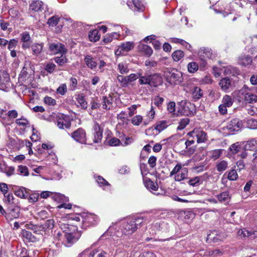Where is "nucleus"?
<instances>
[{
    "instance_id": "obj_10",
    "label": "nucleus",
    "mask_w": 257,
    "mask_h": 257,
    "mask_svg": "<svg viewBox=\"0 0 257 257\" xmlns=\"http://www.w3.org/2000/svg\"><path fill=\"white\" fill-rule=\"evenodd\" d=\"M11 86L10 78L8 73L0 74V89L8 91Z\"/></svg>"
},
{
    "instance_id": "obj_15",
    "label": "nucleus",
    "mask_w": 257,
    "mask_h": 257,
    "mask_svg": "<svg viewBox=\"0 0 257 257\" xmlns=\"http://www.w3.org/2000/svg\"><path fill=\"white\" fill-rule=\"evenodd\" d=\"M150 86L156 87L161 85L163 82L162 76L159 73L150 74Z\"/></svg>"
},
{
    "instance_id": "obj_34",
    "label": "nucleus",
    "mask_w": 257,
    "mask_h": 257,
    "mask_svg": "<svg viewBox=\"0 0 257 257\" xmlns=\"http://www.w3.org/2000/svg\"><path fill=\"white\" fill-rule=\"evenodd\" d=\"M76 99L82 108H87V102L85 100V96L82 94H78Z\"/></svg>"
},
{
    "instance_id": "obj_64",
    "label": "nucleus",
    "mask_w": 257,
    "mask_h": 257,
    "mask_svg": "<svg viewBox=\"0 0 257 257\" xmlns=\"http://www.w3.org/2000/svg\"><path fill=\"white\" fill-rule=\"evenodd\" d=\"M164 99L159 96H156L154 99V103L155 105L160 107L164 101Z\"/></svg>"
},
{
    "instance_id": "obj_58",
    "label": "nucleus",
    "mask_w": 257,
    "mask_h": 257,
    "mask_svg": "<svg viewBox=\"0 0 257 257\" xmlns=\"http://www.w3.org/2000/svg\"><path fill=\"white\" fill-rule=\"evenodd\" d=\"M18 40L16 39H12L8 43V49L10 50H14L16 47L17 45L18 44Z\"/></svg>"
},
{
    "instance_id": "obj_13",
    "label": "nucleus",
    "mask_w": 257,
    "mask_h": 257,
    "mask_svg": "<svg viewBox=\"0 0 257 257\" xmlns=\"http://www.w3.org/2000/svg\"><path fill=\"white\" fill-rule=\"evenodd\" d=\"M20 36L22 48L24 49L29 48L32 43L29 33L27 32H24Z\"/></svg>"
},
{
    "instance_id": "obj_51",
    "label": "nucleus",
    "mask_w": 257,
    "mask_h": 257,
    "mask_svg": "<svg viewBox=\"0 0 257 257\" xmlns=\"http://www.w3.org/2000/svg\"><path fill=\"white\" fill-rule=\"evenodd\" d=\"M183 166L184 165H182L180 163H178L170 172V176L171 177L173 175L175 176L178 174L181 170L184 167Z\"/></svg>"
},
{
    "instance_id": "obj_17",
    "label": "nucleus",
    "mask_w": 257,
    "mask_h": 257,
    "mask_svg": "<svg viewBox=\"0 0 257 257\" xmlns=\"http://www.w3.org/2000/svg\"><path fill=\"white\" fill-rule=\"evenodd\" d=\"M43 3L41 1H35L33 2L30 5L29 8L30 13L31 15L33 14L35 12L42 11L43 9Z\"/></svg>"
},
{
    "instance_id": "obj_41",
    "label": "nucleus",
    "mask_w": 257,
    "mask_h": 257,
    "mask_svg": "<svg viewBox=\"0 0 257 257\" xmlns=\"http://www.w3.org/2000/svg\"><path fill=\"white\" fill-rule=\"evenodd\" d=\"M89 38L91 41L96 42L99 40L100 36L98 35V31L97 30H94L89 32Z\"/></svg>"
},
{
    "instance_id": "obj_18",
    "label": "nucleus",
    "mask_w": 257,
    "mask_h": 257,
    "mask_svg": "<svg viewBox=\"0 0 257 257\" xmlns=\"http://www.w3.org/2000/svg\"><path fill=\"white\" fill-rule=\"evenodd\" d=\"M32 73L33 72L31 68L25 65L19 75V79L23 81L26 80L29 78V76L32 75Z\"/></svg>"
},
{
    "instance_id": "obj_44",
    "label": "nucleus",
    "mask_w": 257,
    "mask_h": 257,
    "mask_svg": "<svg viewBox=\"0 0 257 257\" xmlns=\"http://www.w3.org/2000/svg\"><path fill=\"white\" fill-rule=\"evenodd\" d=\"M65 237L67 240V242L69 244L67 246H70L72 244L75 242L77 239L74 237L73 235L71 233H65Z\"/></svg>"
},
{
    "instance_id": "obj_35",
    "label": "nucleus",
    "mask_w": 257,
    "mask_h": 257,
    "mask_svg": "<svg viewBox=\"0 0 257 257\" xmlns=\"http://www.w3.org/2000/svg\"><path fill=\"white\" fill-rule=\"evenodd\" d=\"M237 235L241 239H245L246 238L249 237V230L243 228L239 229L237 232Z\"/></svg>"
},
{
    "instance_id": "obj_5",
    "label": "nucleus",
    "mask_w": 257,
    "mask_h": 257,
    "mask_svg": "<svg viewBox=\"0 0 257 257\" xmlns=\"http://www.w3.org/2000/svg\"><path fill=\"white\" fill-rule=\"evenodd\" d=\"M242 126V122L238 118H233L230 120L226 126L228 133L233 134L235 132H238Z\"/></svg>"
},
{
    "instance_id": "obj_19",
    "label": "nucleus",
    "mask_w": 257,
    "mask_h": 257,
    "mask_svg": "<svg viewBox=\"0 0 257 257\" xmlns=\"http://www.w3.org/2000/svg\"><path fill=\"white\" fill-rule=\"evenodd\" d=\"M252 59L251 56L249 55H241L239 57L238 63L239 65L243 66H247L250 65L252 63Z\"/></svg>"
},
{
    "instance_id": "obj_16",
    "label": "nucleus",
    "mask_w": 257,
    "mask_h": 257,
    "mask_svg": "<svg viewBox=\"0 0 257 257\" xmlns=\"http://www.w3.org/2000/svg\"><path fill=\"white\" fill-rule=\"evenodd\" d=\"M168 224L164 221H159L154 223L151 229L154 231L153 233L156 234L157 231L167 230Z\"/></svg>"
},
{
    "instance_id": "obj_40",
    "label": "nucleus",
    "mask_w": 257,
    "mask_h": 257,
    "mask_svg": "<svg viewBox=\"0 0 257 257\" xmlns=\"http://www.w3.org/2000/svg\"><path fill=\"white\" fill-rule=\"evenodd\" d=\"M129 7H132L134 6V8L133 9L134 11H140L143 10V5L142 2L139 0H133L132 4L130 5L127 4Z\"/></svg>"
},
{
    "instance_id": "obj_61",
    "label": "nucleus",
    "mask_w": 257,
    "mask_h": 257,
    "mask_svg": "<svg viewBox=\"0 0 257 257\" xmlns=\"http://www.w3.org/2000/svg\"><path fill=\"white\" fill-rule=\"evenodd\" d=\"M43 225L45 230L48 228L52 229L54 227V220L52 219H48L46 220Z\"/></svg>"
},
{
    "instance_id": "obj_21",
    "label": "nucleus",
    "mask_w": 257,
    "mask_h": 257,
    "mask_svg": "<svg viewBox=\"0 0 257 257\" xmlns=\"http://www.w3.org/2000/svg\"><path fill=\"white\" fill-rule=\"evenodd\" d=\"M15 194L21 198H26L29 196V193L27 192L26 188L23 187L18 188L14 191Z\"/></svg>"
},
{
    "instance_id": "obj_31",
    "label": "nucleus",
    "mask_w": 257,
    "mask_h": 257,
    "mask_svg": "<svg viewBox=\"0 0 257 257\" xmlns=\"http://www.w3.org/2000/svg\"><path fill=\"white\" fill-rule=\"evenodd\" d=\"M106 252L102 250H94L91 251L88 257H106Z\"/></svg>"
},
{
    "instance_id": "obj_50",
    "label": "nucleus",
    "mask_w": 257,
    "mask_h": 257,
    "mask_svg": "<svg viewBox=\"0 0 257 257\" xmlns=\"http://www.w3.org/2000/svg\"><path fill=\"white\" fill-rule=\"evenodd\" d=\"M167 127L166 121H161L157 123L155 128L159 132H161Z\"/></svg>"
},
{
    "instance_id": "obj_53",
    "label": "nucleus",
    "mask_w": 257,
    "mask_h": 257,
    "mask_svg": "<svg viewBox=\"0 0 257 257\" xmlns=\"http://www.w3.org/2000/svg\"><path fill=\"white\" fill-rule=\"evenodd\" d=\"M18 171L20 175L24 176H28L29 175L28 168L25 166H19Z\"/></svg>"
},
{
    "instance_id": "obj_26",
    "label": "nucleus",
    "mask_w": 257,
    "mask_h": 257,
    "mask_svg": "<svg viewBox=\"0 0 257 257\" xmlns=\"http://www.w3.org/2000/svg\"><path fill=\"white\" fill-rule=\"evenodd\" d=\"M117 70L121 74H126L129 72L128 64L125 62L119 63L117 65Z\"/></svg>"
},
{
    "instance_id": "obj_55",
    "label": "nucleus",
    "mask_w": 257,
    "mask_h": 257,
    "mask_svg": "<svg viewBox=\"0 0 257 257\" xmlns=\"http://www.w3.org/2000/svg\"><path fill=\"white\" fill-rule=\"evenodd\" d=\"M241 147L238 144V143L232 144L229 148L230 151L233 154H236L240 151Z\"/></svg>"
},
{
    "instance_id": "obj_12",
    "label": "nucleus",
    "mask_w": 257,
    "mask_h": 257,
    "mask_svg": "<svg viewBox=\"0 0 257 257\" xmlns=\"http://www.w3.org/2000/svg\"><path fill=\"white\" fill-rule=\"evenodd\" d=\"M93 130L94 133L93 142L95 143L100 142L102 138L103 129L98 122L95 121L93 126Z\"/></svg>"
},
{
    "instance_id": "obj_20",
    "label": "nucleus",
    "mask_w": 257,
    "mask_h": 257,
    "mask_svg": "<svg viewBox=\"0 0 257 257\" xmlns=\"http://www.w3.org/2000/svg\"><path fill=\"white\" fill-rule=\"evenodd\" d=\"M188 170L187 168L183 167L180 172L176 175L174 179L176 181H181L188 178Z\"/></svg>"
},
{
    "instance_id": "obj_9",
    "label": "nucleus",
    "mask_w": 257,
    "mask_h": 257,
    "mask_svg": "<svg viewBox=\"0 0 257 257\" xmlns=\"http://www.w3.org/2000/svg\"><path fill=\"white\" fill-rule=\"evenodd\" d=\"M221 89L224 92H228L234 86V83L232 79L228 77L222 78L218 83Z\"/></svg>"
},
{
    "instance_id": "obj_6",
    "label": "nucleus",
    "mask_w": 257,
    "mask_h": 257,
    "mask_svg": "<svg viewBox=\"0 0 257 257\" xmlns=\"http://www.w3.org/2000/svg\"><path fill=\"white\" fill-rule=\"evenodd\" d=\"M240 94L244 96V100L247 103H253L257 100V96L252 93L246 85L240 90Z\"/></svg>"
},
{
    "instance_id": "obj_63",
    "label": "nucleus",
    "mask_w": 257,
    "mask_h": 257,
    "mask_svg": "<svg viewBox=\"0 0 257 257\" xmlns=\"http://www.w3.org/2000/svg\"><path fill=\"white\" fill-rule=\"evenodd\" d=\"M16 122L18 125L23 126H25L29 124V121L27 119L23 117L16 119Z\"/></svg>"
},
{
    "instance_id": "obj_24",
    "label": "nucleus",
    "mask_w": 257,
    "mask_h": 257,
    "mask_svg": "<svg viewBox=\"0 0 257 257\" xmlns=\"http://www.w3.org/2000/svg\"><path fill=\"white\" fill-rule=\"evenodd\" d=\"M199 55L200 57L210 58L212 55L211 50L208 48H203L199 50Z\"/></svg>"
},
{
    "instance_id": "obj_38",
    "label": "nucleus",
    "mask_w": 257,
    "mask_h": 257,
    "mask_svg": "<svg viewBox=\"0 0 257 257\" xmlns=\"http://www.w3.org/2000/svg\"><path fill=\"white\" fill-rule=\"evenodd\" d=\"M60 17L58 16H54L48 20L47 24L51 27L56 26L59 22Z\"/></svg>"
},
{
    "instance_id": "obj_49",
    "label": "nucleus",
    "mask_w": 257,
    "mask_h": 257,
    "mask_svg": "<svg viewBox=\"0 0 257 257\" xmlns=\"http://www.w3.org/2000/svg\"><path fill=\"white\" fill-rule=\"evenodd\" d=\"M188 70L190 73H194L198 69V65L196 62H190L187 66Z\"/></svg>"
},
{
    "instance_id": "obj_32",
    "label": "nucleus",
    "mask_w": 257,
    "mask_h": 257,
    "mask_svg": "<svg viewBox=\"0 0 257 257\" xmlns=\"http://www.w3.org/2000/svg\"><path fill=\"white\" fill-rule=\"evenodd\" d=\"M55 62L58 64L59 66H62L68 63V60L66 56L62 55L60 57H56L54 58Z\"/></svg>"
},
{
    "instance_id": "obj_29",
    "label": "nucleus",
    "mask_w": 257,
    "mask_h": 257,
    "mask_svg": "<svg viewBox=\"0 0 257 257\" xmlns=\"http://www.w3.org/2000/svg\"><path fill=\"white\" fill-rule=\"evenodd\" d=\"M43 47V44L35 43L31 46V49L33 54L34 55L38 56L41 53Z\"/></svg>"
},
{
    "instance_id": "obj_52",
    "label": "nucleus",
    "mask_w": 257,
    "mask_h": 257,
    "mask_svg": "<svg viewBox=\"0 0 257 257\" xmlns=\"http://www.w3.org/2000/svg\"><path fill=\"white\" fill-rule=\"evenodd\" d=\"M171 41L175 43H180L181 45L185 46L187 49H189L191 47V45L189 44L182 39L173 38L171 39Z\"/></svg>"
},
{
    "instance_id": "obj_37",
    "label": "nucleus",
    "mask_w": 257,
    "mask_h": 257,
    "mask_svg": "<svg viewBox=\"0 0 257 257\" xmlns=\"http://www.w3.org/2000/svg\"><path fill=\"white\" fill-rule=\"evenodd\" d=\"M216 196L219 201L220 202L228 201L230 198L229 196V192L228 191L221 192V193L218 194Z\"/></svg>"
},
{
    "instance_id": "obj_56",
    "label": "nucleus",
    "mask_w": 257,
    "mask_h": 257,
    "mask_svg": "<svg viewBox=\"0 0 257 257\" xmlns=\"http://www.w3.org/2000/svg\"><path fill=\"white\" fill-rule=\"evenodd\" d=\"M143 120V117L140 115H137L133 117L131 121L132 123L135 125H139Z\"/></svg>"
},
{
    "instance_id": "obj_36",
    "label": "nucleus",
    "mask_w": 257,
    "mask_h": 257,
    "mask_svg": "<svg viewBox=\"0 0 257 257\" xmlns=\"http://www.w3.org/2000/svg\"><path fill=\"white\" fill-rule=\"evenodd\" d=\"M228 167V163L226 161L222 160L218 162L216 164V170L218 172H223L225 171Z\"/></svg>"
},
{
    "instance_id": "obj_54",
    "label": "nucleus",
    "mask_w": 257,
    "mask_h": 257,
    "mask_svg": "<svg viewBox=\"0 0 257 257\" xmlns=\"http://www.w3.org/2000/svg\"><path fill=\"white\" fill-rule=\"evenodd\" d=\"M236 171L237 170H235V169H232L228 172L227 178L229 180L234 181L237 179L238 175Z\"/></svg>"
},
{
    "instance_id": "obj_47",
    "label": "nucleus",
    "mask_w": 257,
    "mask_h": 257,
    "mask_svg": "<svg viewBox=\"0 0 257 257\" xmlns=\"http://www.w3.org/2000/svg\"><path fill=\"white\" fill-rule=\"evenodd\" d=\"M118 37L119 34H118L117 33H113L106 36L104 38L103 41L105 43H108L111 42L113 38L117 39Z\"/></svg>"
},
{
    "instance_id": "obj_7",
    "label": "nucleus",
    "mask_w": 257,
    "mask_h": 257,
    "mask_svg": "<svg viewBox=\"0 0 257 257\" xmlns=\"http://www.w3.org/2000/svg\"><path fill=\"white\" fill-rule=\"evenodd\" d=\"M71 137L80 143L86 144V133L82 128H79L72 133Z\"/></svg>"
},
{
    "instance_id": "obj_30",
    "label": "nucleus",
    "mask_w": 257,
    "mask_h": 257,
    "mask_svg": "<svg viewBox=\"0 0 257 257\" xmlns=\"http://www.w3.org/2000/svg\"><path fill=\"white\" fill-rule=\"evenodd\" d=\"M145 186L149 189L157 191L158 189L157 183L153 182L150 179H147L145 181Z\"/></svg>"
},
{
    "instance_id": "obj_43",
    "label": "nucleus",
    "mask_w": 257,
    "mask_h": 257,
    "mask_svg": "<svg viewBox=\"0 0 257 257\" xmlns=\"http://www.w3.org/2000/svg\"><path fill=\"white\" fill-rule=\"evenodd\" d=\"M57 125L59 128H63L64 126L67 128L70 127L71 123L70 122H67L63 118H59L57 123Z\"/></svg>"
},
{
    "instance_id": "obj_59",
    "label": "nucleus",
    "mask_w": 257,
    "mask_h": 257,
    "mask_svg": "<svg viewBox=\"0 0 257 257\" xmlns=\"http://www.w3.org/2000/svg\"><path fill=\"white\" fill-rule=\"evenodd\" d=\"M67 92V86L65 84H61L57 89V92L62 95H63Z\"/></svg>"
},
{
    "instance_id": "obj_22",
    "label": "nucleus",
    "mask_w": 257,
    "mask_h": 257,
    "mask_svg": "<svg viewBox=\"0 0 257 257\" xmlns=\"http://www.w3.org/2000/svg\"><path fill=\"white\" fill-rule=\"evenodd\" d=\"M103 103L102 107L103 108L106 110H109L112 107L113 99L110 96H103L102 97Z\"/></svg>"
},
{
    "instance_id": "obj_25",
    "label": "nucleus",
    "mask_w": 257,
    "mask_h": 257,
    "mask_svg": "<svg viewBox=\"0 0 257 257\" xmlns=\"http://www.w3.org/2000/svg\"><path fill=\"white\" fill-rule=\"evenodd\" d=\"M139 49L140 51L144 53L148 56H151L153 53V50L151 47L145 44H140L139 46Z\"/></svg>"
},
{
    "instance_id": "obj_60",
    "label": "nucleus",
    "mask_w": 257,
    "mask_h": 257,
    "mask_svg": "<svg viewBox=\"0 0 257 257\" xmlns=\"http://www.w3.org/2000/svg\"><path fill=\"white\" fill-rule=\"evenodd\" d=\"M8 185L5 183H0V191L3 193L5 197H6V194L8 192Z\"/></svg>"
},
{
    "instance_id": "obj_27",
    "label": "nucleus",
    "mask_w": 257,
    "mask_h": 257,
    "mask_svg": "<svg viewBox=\"0 0 257 257\" xmlns=\"http://www.w3.org/2000/svg\"><path fill=\"white\" fill-rule=\"evenodd\" d=\"M203 182V178L201 176H197L195 177H193V178L190 179L188 183L190 186H198Z\"/></svg>"
},
{
    "instance_id": "obj_57",
    "label": "nucleus",
    "mask_w": 257,
    "mask_h": 257,
    "mask_svg": "<svg viewBox=\"0 0 257 257\" xmlns=\"http://www.w3.org/2000/svg\"><path fill=\"white\" fill-rule=\"evenodd\" d=\"M33 230L35 233L39 234H42L43 232L45 231L43 224L41 225H35L33 228Z\"/></svg>"
},
{
    "instance_id": "obj_14",
    "label": "nucleus",
    "mask_w": 257,
    "mask_h": 257,
    "mask_svg": "<svg viewBox=\"0 0 257 257\" xmlns=\"http://www.w3.org/2000/svg\"><path fill=\"white\" fill-rule=\"evenodd\" d=\"M134 47V44L133 42H126L122 43L118 46L117 50L115 52L116 55H120L124 52H128Z\"/></svg>"
},
{
    "instance_id": "obj_8",
    "label": "nucleus",
    "mask_w": 257,
    "mask_h": 257,
    "mask_svg": "<svg viewBox=\"0 0 257 257\" xmlns=\"http://www.w3.org/2000/svg\"><path fill=\"white\" fill-rule=\"evenodd\" d=\"M187 135L193 138H196L198 143L204 142L206 140V134L200 129H194L188 133Z\"/></svg>"
},
{
    "instance_id": "obj_48",
    "label": "nucleus",
    "mask_w": 257,
    "mask_h": 257,
    "mask_svg": "<svg viewBox=\"0 0 257 257\" xmlns=\"http://www.w3.org/2000/svg\"><path fill=\"white\" fill-rule=\"evenodd\" d=\"M184 57V52L181 50L175 51L172 54V58L175 61H178Z\"/></svg>"
},
{
    "instance_id": "obj_2",
    "label": "nucleus",
    "mask_w": 257,
    "mask_h": 257,
    "mask_svg": "<svg viewBox=\"0 0 257 257\" xmlns=\"http://www.w3.org/2000/svg\"><path fill=\"white\" fill-rule=\"evenodd\" d=\"M165 76L167 81L170 84H179L183 80L182 73L176 69L165 72Z\"/></svg>"
},
{
    "instance_id": "obj_46",
    "label": "nucleus",
    "mask_w": 257,
    "mask_h": 257,
    "mask_svg": "<svg viewBox=\"0 0 257 257\" xmlns=\"http://www.w3.org/2000/svg\"><path fill=\"white\" fill-rule=\"evenodd\" d=\"M139 82L141 85H149L150 84V74L149 73H146L143 77H141L139 79Z\"/></svg>"
},
{
    "instance_id": "obj_4",
    "label": "nucleus",
    "mask_w": 257,
    "mask_h": 257,
    "mask_svg": "<svg viewBox=\"0 0 257 257\" xmlns=\"http://www.w3.org/2000/svg\"><path fill=\"white\" fill-rule=\"evenodd\" d=\"M49 50L52 54H64L67 52V49L63 44L59 42L49 43Z\"/></svg>"
},
{
    "instance_id": "obj_62",
    "label": "nucleus",
    "mask_w": 257,
    "mask_h": 257,
    "mask_svg": "<svg viewBox=\"0 0 257 257\" xmlns=\"http://www.w3.org/2000/svg\"><path fill=\"white\" fill-rule=\"evenodd\" d=\"M44 102L49 105H54L56 104V100L49 96H46L44 98Z\"/></svg>"
},
{
    "instance_id": "obj_33",
    "label": "nucleus",
    "mask_w": 257,
    "mask_h": 257,
    "mask_svg": "<svg viewBox=\"0 0 257 257\" xmlns=\"http://www.w3.org/2000/svg\"><path fill=\"white\" fill-rule=\"evenodd\" d=\"M257 147V140L255 139H251L247 142L245 145L244 148L245 150H253Z\"/></svg>"
},
{
    "instance_id": "obj_45",
    "label": "nucleus",
    "mask_w": 257,
    "mask_h": 257,
    "mask_svg": "<svg viewBox=\"0 0 257 257\" xmlns=\"http://www.w3.org/2000/svg\"><path fill=\"white\" fill-rule=\"evenodd\" d=\"M226 107L231 106L233 104V101L231 96L225 95L222 99V103Z\"/></svg>"
},
{
    "instance_id": "obj_11",
    "label": "nucleus",
    "mask_w": 257,
    "mask_h": 257,
    "mask_svg": "<svg viewBox=\"0 0 257 257\" xmlns=\"http://www.w3.org/2000/svg\"><path fill=\"white\" fill-rule=\"evenodd\" d=\"M117 79L118 81L120 83L122 86L125 87L127 86L129 83L136 80V76L134 73L131 74L127 76L119 75L117 77Z\"/></svg>"
},
{
    "instance_id": "obj_39",
    "label": "nucleus",
    "mask_w": 257,
    "mask_h": 257,
    "mask_svg": "<svg viewBox=\"0 0 257 257\" xmlns=\"http://www.w3.org/2000/svg\"><path fill=\"white\" fill-rule=\"evenodd\" d=\"M224 253L222 249H215L208 251V254L212 257H217L222 255Z\"/></svg>"
},
{
    "instance_id": "obj_1",
    "label": "nucleus",
    "mask_w": 257,
    "mask_h": 257,
    "mask_svg": "<svg viewBox=\"0 0 257 257\" xmlns=\"http://www.w3.org/2000/svg\"><path fill=\"white\" fill-rule=\"evenodd\" d=\"M143 220L144 219L140 217L127 219L123 224V232L125 234L133 233L137 230L138 225H142Z\"/></svg>"
},
{
    "instance_id": "obj_42",
    "label": "nucleus",
    "mask_w": 257,
    "mask_h": 257,
    "mask_svg": "<svg viewBox=\"0 0 257 257\" xmlns=\"http://www.w3.org/2000/svg\"><path fill=\"white\" fill-rule=\"evenodd\" d=\"M189 122L190 119L187 117L181 119L179 121V125L177 127V130H183L189 124Z\"/></svg>"
},
{
    "instance_id": "obj_28",
    "label": "nucleus",
    "mask_w": 257,
    "mask_h": 257,
    "mask_svg": "<svg viewBox=\"0 0 257 257\" xmlns=\"http://www.w3.org/2000/svg\"><path fill=\"white\" fill-rule=\"evenodd\" d=\"M202 90L199 87H195L192 91L193 98L196 101L202 97Z\"/></svg>"
},
{
    "instance_id": "obj_23",
    "label": "nucleus",
    "mask_w": 257,
    "mask_h": 257,
    "mask_svg": "<svg viewBox=\"0 0 257 257\" xmlns=\"http://www.w3.org/2000/svg\"><path fill=\"white\" fill-rule=\"evenodd\" d=\"M84 61L88 67L91 69L95 68L97 66V63L93 60L90 55H86L84 58Z\"/></svg>"
},
{
    "instance_id": "obj_3",
    "label": "nucleus",
    "mask_w": 257,
    "mask_h": 257,
    "mask_svg": "<svg viewBox=\"0 0 257 257\" xmlns=\"http://www.w3.org/2000/svg\"><path fill=\"white\" fill-rule=\"evenodd\" d=\"M20 215V208L16 205H12L9 207L6 214V219L8 221H12L14 219L18 218Z\"/></svg>"
}]
</instances>
